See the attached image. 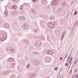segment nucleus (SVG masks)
<instances>
[{"label": "nucleus", "mask_w": 78, "mask_h": 78, "mask_svg": "<svg viewBox=\"0 0 78 78\" xmlns=\"http://www.w3.org/2000/svg\"><path fill=\"white\" fill-rule=\"evenodd\" d=\"M46 54L48 55H51L53 53V51L49 50L48 51H46Z\"/></svg>", "instance_id": "nucleus-2"}, {"label": "nucleus", "mask_w": 78, "mask_h": 78, "mask_svg": "<svg viewBox=\"0 0 78 78\" xmlns=\"http://www.w3.org/2000/svg\"><path fill=\"white\" fill-rule=\"evenodd\" d=\"M4 13L6 16H8V12L6 11H5L4 12Z\"/></svg>", "instance_id": "nucleus-16"}, {"label": "nucleus", "mask_w": 78, "mask_h": 78, "mask_svg": "<svg viewBox=\"0 0 78 78\" xmlns=\"http://www.w3.org/2000/svg\"><path fill=\"white\" fill-rule=\"evenodd\" d=\"M38 43L40 42V44H35L36 47H40L41 46V41H38Z\"/></svg>", "instance_id": "nucleus-5"}, {"label": "nucleus", "mask_w": 78, "mask_h": 78, "mask_svg": "<svg viewBox=\"0 0 78 78\" xmlns=\"http://www.w3.org/2000/svg\"><path fill=\"white\" fill-rule=\"evenodd\" d=\"M20 9H21L22 10V9H23V8H22V7H20Z\"/></svg>", "instance_id": "nucleus-33"}, {"label": "nucleus", "mask_w": 78, "mask_h": 78, "mask_svg": "<svg viewBox=\"0 0 78 78\" xmlns=\"http://www.w3.org/2000/svg\"><path fill=\"white\" fill-rule=\"evenodd\" d=\"M34 62L35 64L36 65H38L39 64V61L38 60H35L34 61Z\"/></svg>", "instance_id": "nucleus-9"}, {"label": "nucleus", "mask_w": 78, "mask_h": 78, "mask_svg": "<svg viewBox=\"0 0 78 78\" xmlns=\"http://www.w3.org/2000/svg\"><path fill=\"white\" fill-rule=\"evenodd\" d=\"M76 61H75L74 64L73 63V64H74L75 65V64H76Z\"/></svg>", "instance_id": "nucleus-36"}, {"label": "nucleus", "mask_w": 78, "mask_h": 78, "mask_svg": "<svg viewBox=\"0 0 78 78\" xmlns=\"http://www.w3.org/2000/svg\"><path fill=\"white\" fill-rule=\"evenodd\" d=\"M77 78H78V76H77Z\"/></svg>", "instance_id": "nucleus-59"}, {"label": "nucleus", "mask_w": 78, "mask_h": 78, "mask_svg": "<svg viewBox=\"0 0 78 78\" xmlns=\"http://www.w3.org/2000/svg\"><path fill=\"white\" fill-rule=\"evenodd\" d=\"M30 66V64H28L27 66V68L28 69V68H29Z\"/></svg>", "instance_id": "nucleus-24"}, {"label": "nucleus", "mask_w": 78, "mask_h": 78, "mask_svg": "<svg viewBox=\"0 0 78 78\" xmlns=\"http://www.w3.org/2000/svg\"><path fill=\"white\" fill-rule=\"evenodd\" d=\"M5 36H6V35H5V33H3L2 34H0V40L2 42H3L6 39Z\"/></svg>", "instance_id": "nucleus-1"}, {"label": "nucleus", "mask_w": 78, "mask_h": 78, "mask_svg": "<svg viewBox=\"0 0 78 78\" xmlns=\"http://www.w3.org/2000/svg\"><path fill=\"white\" fill-rule=\"evenodd\" d=\"M71 61H72V60H70V61L69 62V64H70V62H71Z\"/></svg>", "instance_id": "nucleus-41"}, {"label": "nucleus", "mask_w": 78, "mask_h": 78, "mask_svg": "<svg viewBox=\"0 0 78 78\" xmlns=\"http://www.w3.org/2000/svg\"><path fill=\"white\" fill-rule=\"evenodd\" d=\"M41 39H42V37H41Z\"/></svg>", "instance_id": "nucleus-58"}, {"label": "nucleus", "mask_w": 78, "mask_h": 78, "mask_svg": "<svg viewBox=\"0 0 78 78\" xmlns=\"http://www.w3.org/2000/svg\"><path fill=\"white\" fill-rule=\"evenodd\" d=\"M34 32H35V33H37V30L36 29L35 30H34Z\"/></svg>", "instance_id": "nucleus-32"}, {"label": "nucleus", "mask_w": 78, "mask_h": 78, "mask_svg": "<svg viewBox=\"0 0 78 78\" xmlns=\"http://www.w3.org/2000/svg\"><path fill=\"white\" fill-rule=\"evenodd\" d=\"M9 48H6V50H7V51H9Z\"/></svg>", "instance_id": "nucleus-26"}, {"label": "nucleus", "mask_w": 78, "mask_h": 78, "mask_svg": "<svg viewBox=\"0 0 78 78\" xmlns=\"http://www.w3.org/2000/svg\"><path fill=\"white\" fill-rule=\"evenodd\" d=\"M34 75L33 73H30L29 76V78H33Z\"/></svg>", "instance_id": "nucleus-10"}, {"label": "nucleus", "mask_w": 78, "mask_h": 78, "mask_svg": "<svg viewBox=\"0 0 78 78\" xmlns=\"http://www.w3.org/2000/svg\"><path fill=\"white\" fill-rule=\"evenodd\" d=\"M50 19L51 20H53L55 19V17L53 16H51V17H50Z\"/></svg>", "instance_id": "nucleus-14"}, {"label": "nucleus", "mask_w": 78, "mask_h": 78, "mask_svg": "<svg viewBox=\"0 0 78 78\" xmlns=\"http://www.w3.org/2000/svg\"><path fill=\"white\" fill-rule=\"evenodd\" d=\"M74 10H76V9H73V11H74Z\"/></svg>", "instance_id": "nucleus-52"}, {"label": "nucleus", "mask_w": 78, "mask_h": 78, "mask_svg": "<svg viewBox=\"0 0 78 78\" xmlns=\"http://www.w3.org/2000/svg\"><path fill=\"white\" fill-rule=\"evenodd\" d=\"M8 61L10 62H14V59L12 58H9L8 59Z\"/></svg>", "instance_id": "nucleus-4"}, {"label": "nucleus", "mask_w": 78, "mask_h": 78, "mask_svg": "<svg viewBox=\"0 0 78 78\" xmlns=\"http://www.w3.org/2000/svg\"><path fill=\"white\" fill-rule=\"evenodd\" d=\"M32 11L34 14H36V11H35V10L34 9L32 10Z\"/></svg>", "instance_id": "nucleus-18"}, {"label": "nucleus", "mask_w": 78, "mask_h": 78, "mask_svg": "<svg viewBox=\"0 0 78 78\" xmlns=\"http://www.w3.org/2000/svg\"><path fill=\"white\" fill-rule=\"evenodd\" d=\"M47 40L48 41H49V42H51V41L50 40V38L48 37H47Z\"/></svg>", "instance_id": "nucleus-22"}, {"label": "nucleus", "mask_w": 78, "mask_h": 78, "mask_svg": "<svg viewBox=\"0 0 78 78\" xmlns=\"http://www.w3.org/2000/svg\"><path fill=\"white\" fill-rule=\"evenodd\" d=\"M72 78H73V77H72Z\"/></svg>", "instance_id": "nucleus-57"}, {"label": "nucleus", "mask_w": 78, "mask_h": 78, "mask_svg": "<svg viewBox=\"0 0 78 78\" xmlns=\"http://www.w3.org/2000/svg\"><path fill=\"white\" fill-rule=\"evenodd\" d=\"M70 28H70V27H69V28H68V29H69V30H70Z\"/></svg>", "instance_id": "nucleus-46"}, {"label": "nucleus", "mask_w": 78, "mask_h": 78, "mask_svg": "<svg viewBox=\"0 0 78 78\" xmlns=\"http://www.w3.org/2000/svg\"><path fill=\"white\" fill-rule=\"evenodd\" d=\"M77 77L76 76V78Z\"/></svg>", "instance_id": "nucleus-55"}, {"label": "nucleus", "mask_w": 78, "mask_h": 78, "mask_svg": "<svg viewBox=\"0 0 78 78\" xmlns=\"http://www.w3.org/2000/svg\"><path fill=\"white\" fill-rule=\"evenodd\" d=\"M20 19L22 20H25V18L21 16H20Z\"/></svg>", "instance_id": "nucleus-11"}, {"label": "nucleus", "mask_w": 78, "mask_h": 78, "mask_svg": "<svg viewBox=\"0 0 78 78\" xmlns=\"http://www.w3.org/2000/svg\"><path fill=\"white\" fill-rule=\"evenodd\" d=\"M55 70H58V67H57L55 68Z\"/></svg>", "instance_id": "nucleus-29"}, {"label": "nucleus", "mask_w": 78, "mask_h": 78, "mask_svg": "<svg viewBox=\"0 0 78 78\" xmlns=\"http://www.w3.org/2000/svg\"><path fill=\"white\" fill-rule=\"evenodd\" d=\"M70 56H71L70 55L68 56V59H69L70 58H69Z\"/></svg>", "instance_id": "nucleus-35"}, {"label": "nucleus", "mask_w": 78, "mask_h": 78, "mask_svg": "<svg viewBox=\"0 0 78 78\" xmlns=\"http://www.w3.org/2000/svg\"><path fill=\"white\" fill-rule=\"evenodd\" d=\"M74 64H73V66H72V67H73V65Z\"/></svg>", "instance_id": "nucleus-45"}, {"label": "nucleus", "mask_w": 78, "mask_h": 78, "mask_svg": "<svg viewBox=\"0 0 78 78\" xmlns=\"http://www.w3.org/2000/svg\"><path fill=\"white\" fill-rule=\"evenodd\" d=\"M72 59H73L72 57H71L70 60L71 61H72Z\"/></svg>", "instance_id": "nucleus-38"}, {"label": "nucleus", "mask_w": 78, "mask_h": 78, "mask_svg": "<svg viewBox=\"0 0 78 78\" xmlns=\"http://www.w3.org/2000/svg\"><path fill=\"white\" fill-rule=\"evenodd\" d=\"M75 61L76 62H77V61H78V58H77Z\"/></svg>", "instance_id": "nucleus-40"}, {"label": "nucleus", "mask_w": 78, "mask_h": 78, "mask_svg": "<svg viewBox=\"0 0 78 78\" xmlns=\"http://www.w3.org/2000/svg\"><path fill=\"white\" fill-rule=\"evenodd\" d=\"M1 25V22H0V25Z\"/></svg>", "instance_id": "nucleus-51"}, {"label": "nucleus", "mask_w": 78, "mask_h": 78, "mask_svg": "<svg viewBox=\"0 0 78 78\" xmlns=\"http://www.w3.org/2000/svg\"><path fill=\"white\" fill-rule=\"evenodd\" d=\"M12 64H11V66L12 67V68H13V67H14V66H15V63H14V62H12Z\"/></svg>", "instance_id": "nucleus-12"}, {"label": "nucleus", "mask_w": 78, "mask_h": 78, "mask_svg": "<svg viewBox=\"0 0 78 78\" xmlns=\"http://www.w3.org/2000/svg\"><path fill=\"white\" fill-rule=\"evenodd\" d=\"M68 65H69V64L67 63H66L65 64L66 66H68Z\"/></svg>", "instance_id": "nucleus-31"}, {"label": "nucleus", "mask_w": 78, "mask_h": 78, "mask_svg": "<svg viewBox=\"0 0 78 78\" xmlns=\"http://www.w3.org/2000/svg\"><path fill=\"white\" fill-rule=\"evenodd\" d=\"M47 78H49V77H47Z\"/></svg>", "instance_id": "nucleus-56"}, {"label": "nucleus", "mask_w": 78, "mask_h": 78, "mask_svg": "<svg viewBox=\"0 0 78 78\" xmlns=\"http://www.w3.org/2000/svg\"><path fill=\"white\" fill-rule=\"evenodd\" d=\"M52 5H56L57 4V2L56 0L54 1L53 2H51Z\"/></svg>", "instance_id": "nucleus-6"}, {"label": "nucleus", "mask_w": 78, "mask_h": 78, "mask_svg": "<svg viewBox=\"0 0 78 78\" xmlns=\"http://www.w3.org/2000/svg\"><path fill=\"white\" fill-rule=\"evenodd\" d=\"M11 51L12 53H15V49H11Z\"/></svg>", "instance_id": "nucleus-19"}, {"label": "nucleus", "mask_w": 78, "mask_h": 78, "mask_svg": "<svg viewBox=\"0 0 78 78\" xmlns=\"http://www.w3.org/2000/svg\"><path fill=\"white\" fill-rule=\"evenodd\" d=\"M69 59H70V58H69L68 59H67V61H69Z\"/></svg>", "instance_id": "nucleus-43"}, {"label": "nucleus", "mask_w": 78, "mask_h": 78, "mask_svg": "<svg viewBox=\"0 0 78 78\" xmlns=\"http://www.w3.org/2000/svg\"><path fill=\"white\" fill-rule=\"evenodd\" d=\"M33 2H36V0H32Z\"/></svg>", "instance_id": "nucleus-27"}, {"label": "nucleus", "mask_w": 78, "mask_h": 78, "mask_svg": "<svg viewBox=\"0 0 78 78\" xmlns=\"http://www.w3.org/2000/svg\"><path fill=\"white\" fill-rule=\"evenodd\" d=\"M3 26L4 27H5H5L6 26V24H4L3 25Z\"/></svg>", "instance_id": "nucleus-34"}, {"label": "nucleus", "mask_w": 78, "mask_h": 78, "mask_svg": "<svg viewBox=\"0 0 78 78\" xmlns=\"http://www.w3.org/2000/svg\"><path fill=\"white\" fill-rule=\"evenodd\" d=\"M66 58H67V57H64V59H66Z\"/></svg>", "instance_id": "nucleus-48"}, {"label": "nucleus", "mask_w": 78, "mask_h": 78, "mask_svg": "<svg viewBox=\"0 0 78 78\" xmlns=\"http://www.w3.org/2000/svg\"><path fill=\"white\" fill-rule=\"evenodd\" d=\"M52 28H54V27H55V25H54V24L53 23H52Z\"/></svg>", "instance_id": "nucleus-23"}, {"label": "nucleus", "mask_w": 78, "mask_h": 78, "mask_svg": "<svg viewBox=\"0 0 78 78\" xmlns=\"http://www.w3.org/2000/svg\"><path fill=\"white\" fill-rule=\"evenodd\" d=\"M28 25L26 24H24L22 26L23 29V30H27L28 28Z\"/></svg>", "instance_id": "nucleus-3"}, {"label": "nucleus", "mask_w": 78, "mask_h": 78, "mask_svg": "<svg viewBox=\"0 0 78 78\" xmlns=\"http://www.w3.org/2000/svg\"><path fill=\"white\" fill-rule=\"evenodd\" d=\"M61 39H62V37H61Z\"/></svg>", "instance_id": "nucleus-53"}, {"label": "nucleus", "mask_w": 78, "mask_h": 78, "mask_svg": "<svg viewBox=\"0 0 78 78\" xmlns=\"http://www.w3.org/2000/svg\"><path fill=\"white\" fill-rule=\"evenodd\" d=\"M13 2H14V1H16V0H12Z\"/></svg>", "instance_id": "nucleus-49"}, {"label": "nucleus", "mask_w": 78, "mask_h": 78, "mask_svg": "<svg viewBox=\"0 0 78 78\" xmlns=\"http://www.w3.org/2000/svg\"><path fill=\"white\" fill-rule=\"evenodd\" d=\"M76 72H77V69H76L74 71V72L76 73Z\"/></svg>", "instance_id": "nucleus-37"}, {"label": "nucleus", "mask_w": 78, "mask_h": 78, "mask_svg": "<svg viewBox=\"0 0 78 78\" xmlns=\"http://www.w3.org/2000/svg\"><path fill=\"white\" fill-rule=\"evenodd\" d=\"M26 43L27 44H29V41H28V40L26 42Z\"/></svg>", "instance_id": "nucleus-25"}, {"label": "nucleus", "mask_w": 78, "mask_h": 78, "mask_svg": "<svg viewBox=\"0 0 78 78\" xmlns=\"http://www.w3.org/2000/svg\"><path fill=\"white\" fill-rule=\"evenodd\" d=\"M28 40L27 39H25L24 40V42H27Z\"/></svg>", "instance_id": "nucleus-28"}, {"label": "nucleus", "mask_w": 78, "mask_h": 78, "mask_svg": "<svg viewBox=\"0 0 78 78\" xmlns=\"http://www.w3.org/2000/svg\"><path fill=\"white\" fill-rule=\"evenodd\" d=\"M62 78V76L60 77V78Z\"/></svg>", "instance_id": "nucleus-54"}, {"label": "nucleus", "mask_w": 78, "mask_h": 78, "mask_svg": "<svg viewBox=\"0 0 78 78\" xmlns=\"http://www.w3.org/2000/svg\"><path fill=\"white\" fill-rule=\"evenodd\" d=\"M17 8V6L16 5H14L12 7V9L14 10H16Z\"/></svg>", "instance_id": "nucleus-8"}, {"label": "nucleus", "mask_w": 78, "mask_h": 78, "mask_svg": "<svg viewBox=\"0 0 78 78\" xmlns=\"http://www.w3.org/2000/svg\"><path fill=\"white\" fill-rule=\"evenodd\" d=\"M65 34V32H63V34L62 35L61 37L62 38V39H61V41L63 39V38H64V35Z\"/></svg>", "instance_id": "nucleus-13"}, {"label": "nucleus", "mask_w": 78, "mask_h": 78, "mask_svg": "<svg viewBox=\"0 0 78 78\" xmlns=\"http://www.w3.org/2000/svg\"><path fill=\"white\" fill-rule=\"evenodd\" d=\"M62 57H61L60 58V60H62Z\"/></svg>", "instance_id": "nucleus-39"}, {"label": "nucleus", "mask_w": 78, "mask_h": 78, "mask_svg": "<svg viewBox=\"0 0 78 78\" xmlns=\"http://www.w3.org/2000/svg\"><path fill=\"white\" fill-rule=\"evenodd\" d=\"M77 14V11H76L75 12L74 15H76Z\"/></svg>", "instance_id": "nucleus-30"}, {"label": "nucleus", "mask_w": 78, "mask_h": 78, "mask_svg": "<svg viewBox=\"0 0 78 78\" xmlns=\"http://www.w3.org/2000/svg\"><path fill=\"white\" fill-rule=\"evenodd\" d=\"M72 62L71 63H70V64L69 66V68H70V65H71V64H72Z\"/></svg>", "instance_id": "nucleus-42"}, {"label": "nucleus", "mask_w": 78, "mask_h": 78, "mask_svg": "<svg viewBox=\"0 0 78 78\" xmlns=\"http://www.w3.org/2000/svg\"><path fill=\"white\" fill-rule=\"evenodd\" d=\"M5 28H9V25L8 24H6Z\"/></svg>", "instance_id": "nucleus-17"}, {"label": "nucleus", "mask_w": 78, "mask_h": 78, "mask_svg": "<svg viewBox=\"0 0 78 78\" xmlns=\"http://www.w3.org/2000/svg\"><path fill=\"white\" fill-rule=\"evenodd\" d=\"M74 26H78V21H76L74 22Z\"/></svg>", "instance_id": "nucleus-15"}, {"label": "nucleus", "mask_w": 78, "mask_h": 78, "mask_svg": "<svg viewBox=\"0 0 78 78\" xmlns=\"http://www.w3.org/2000/svg\"><path fill=\"white\" fill-rule=\"evenodd\" d=\"M48 25L50 27V28H52V23L49 22L48 23Z\"/></svg>", "instance_id": "nucleus-7"}, {"label": "nucleus", "mask_w": 78, "mask_h": 78, "mask_svg": "<svg viewBox=\"0 0 78 78\" xmlns=\"http://www.w3.org/2000/svg\"><path fill=\"white\" fill-rule=\"evenodd\" d=\"M10 78H15V76L13 75L10 76Z\"/></svg>", "instance_id": "nucleus-21"}, {"label": "nucleus", "mask_w": 78, "mask_h": 78, "mask_svg": "<svg viewBox=\"0 0 78 78\" xmlns=\"http://www.w3.org/2000/svg\"><path fill=\"white\" fill-rule=\"evenodd\" d=\"M62 6H63V7H64V6H66V5L65 3H62V4L61 5Z\"/></svg>", "instance_id": "nucleus-20"}, {"label": "nucleus", "mask_w": 78, "mask_h": 78, "mask_svg": "<svg viewBox=\"0 0 78 78\" xmlns=\"http://www.w3.org/2000/svg\"><path fill=\"white\" fill-rule=\"evenodd\" d=\"M73 29H74V27H73L72 28V29H73Z\"/></svg>", "instance_id": "nucleus-50"}, {"label": "nucleus", "mask_w": 78, "mask_h": 78, "mask_svg": "<svg viewBox=\"0 0 78 78\" xmlns=\"http://www.w3.org/2000/svg\"><path fill=\"white\" fill-rule=\"evenodd\" d=\"M21 7V8H22V7H23V6L22 5H21L20 6V7Z\"/></svg>", "instance_id": "nucleus-47"}, {"label": "nucleus", "mask_w": 78, "mask_h": 78, "mask_svg": "<svg viewBox=\"0 0 78 78\" xmlns=\"http://www.w3.org/2000/svg\"><path fill=\"white\" fill-rule=\"evenodd\" d=\"M67 56H68V55H67V54H66V57H67Z\"/></svg>", "instance_id": "nucleus-44"}]
</instances>
